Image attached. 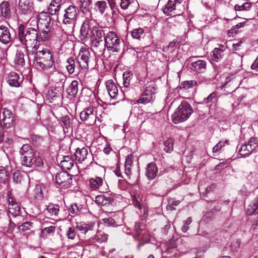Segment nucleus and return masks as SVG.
I'll return each mask as SVG.
<instances>
[{"mask_svg": "<svg viewBox=\"0 0 258 258\" xmlns=\"http://www.w3.org/2000/svg\"><path fill=\"white\" fill-rule=\"evenodd\" d=\"M18 33L20 42L25 46L27 55L33 54L39 46L37 30L31 27L26 29L25 26L21 24Z\"/></svg>", "mask_w": 258, "mask_h": 258, "instance_id": "nucleus-1", "label": "nucleus"}, {"mask_svg": "<svg viewBox=\"0 0 258 258\" xmlns=\"http://www.w3.org/2000/svg\"><path fill=\"white\" fill-rule=\"evenodd\" d=\"M34 59L36 65L43 70H48L54 64L53 53L47 48L36 51Z\"/></svg>", "mask_w": 258, "mask_h": 258, "instance_id": "nucleus-2", "label": "nucleus"}, {"mask_svg": "<svg viewBox=\"0 0 258 258\" xmlns=\"http://www.w3.org/2000/svg\"><path fill=\"white\" fill-rule=\"evenodd\" d=\"M193 110L190 104L182 101L174 113L172 114V121L175 124L184 121L189 118Z\"/></svg>", "mask_w": 258, "mask_h": 258, "instance_id": "nucleus-3", "label": "nucleus"}, {"mask_svg": "<svg viewBox=\"0 0 258 258\" xmlns=\"http://www.w3.org/2000/svg\"><path fill=\"white\" fill-rule=\"evenodd\" d=\"M105 46L113 52H119L122 45V39L113 31L108 32L104 38Z\"/></svg>", "mask_w": 258, "mask_h": 258, "instance_id": "nucleus-4", "label": "nucleus"}, {"mask_svg": "<svg viewBox=\"0 0 258 258\" xmlns=\"http://www.w3.org/2000/svg\"><path fill=\"white\" fill-rule=\"evenodd\" d=\"M51 18L47 13L42 12L37 17V28L42 31L44 35L41 37L43 41H45L47 37V34L50 31Z\"/></svg>", "mask_w": 258, "mask_h": 258, "instance_id": "nucleus-5", "label": "nucleus"}, {"mask_svg": "<svg viewBox=\"0 0 258 258\" xmlns=\"http://www.w3.org/2000/svg\"><path fill=\"white\" fill-rule=\"evenodd\" d=\"M80 119L89 125H94L97 119V111L92 106L84 108L80 114Z\"/></svg>", "mask_w": 258, "mask_h": 258, "instance_id": "nucleus-6", "label": "nucleus"}, {"mask_svg": "<svg viewBox=\"0 0 258 258\" xmlns=\"http://www.w3.org/2000/svg\"><path fill=\"white\" fill-rule=\"evenodd\" d=\"M257 147L258 139L252 137L241 146L238 153L242 156H249Z\"/></svg>", "mask_w": 258, "mask_h": 258, "instance_id": "nucleus-7", "label": "nucleus"}, {"mask_svg": "<svg viewBox=\"0 0 258 258\" xmlns=\"http://www.w3.org/2000/svg\"><path fill=\"white\" fill-rule=\"evenodd\" d=\"M78 10L74 6H70L64 10L62 22L66 25H74L76 21Z\"/></svg>", "mask_w": 258, "mask_h": 258, "instance_id": "nucleus-8", "label": "nucleus"}, {"mask_svg": "<svg viewBox=\"0 0 258 258\" xmlns=\"http://www.w3.org/2000/svg\"><path fill=\"white\" fill-rule=\"evenodd\" d=\"M8 202V211L10 214L18 219L23 220L21 215V208L19 203L16 200L10 196H9Z\"/></svg>", "mask_w": 258, "mask_h": 258, "instance_id": "nucleus-9", "label": "nucleus"}, {"mask_svg": "<svg viewBox=\"0 0 258 258\" xmlns=\"http://www.w3.org/2000/svg\"><path fill=\"white\" fill-rule=\"evenodd\" d=\"M56 183L61 188H68L71 186L72 183L71 176L67 172H60L55 176Z\"/></svg>", "mask_w": 258, "mask_h": 258, "instance_id": "nucleus-10", "label": "nucleus"}, {"mask_svg": "<svg viewBox=\"0 0 258 258\" xmlns=\"http://www.w3.org/2000/svg\"><path fill=\"white\" fill-rule=\"evenodd\" d=\"M22 165L32 167L33 165L36 167H40L43 165V160L39 155L34 154L33 155L27 156L21 159Z\"/></svg>", "mask_w": 258, "mask_h": 258, "instance_id": "nucleus-11", "label": "nucleus"}, {"mask_svg": "<svg viewBox=\"0 0 258 258\" xmlns=\"http://www.w3.org/2000/svg\"><path fill=\"white\" fill-rule=\"evenodd\" d=\"M90 53L89 50L86 48H82L78 56V62L82 69H88L90 60Z\"/></svg>", "mask_w": 258, "mask_h": 258, "instance_id": "nucleus-12", "label": "nucleus"}, {"mask_svg": "<svg viewBox=\"0 0 258 258\" xmlns=\"http://www.w3.org/2000/svg\"><path fill=\"white\" fill-rule=\"evenodd\" d=\"M105 86L108 95L111 99H115L117 102L121 100V98L119 97L120 94L118 93V88L116 83L112 80H109L106 81Z\"/></svg>", "mask_w": 258, "mask_h": 258, "instance_id": "nucleus-13", "label": "nucleus"}, {"mask_svg": "<svg viewBox=\"0 0 258 258\" xmlns=\"http://www.w3.org/2000/svg\"><path fill=\"white\" fill-rule=\"evenodd\" d=\"M93 39L92 41V46L94 47H98L101 43L103 42V37L105 38V33L102 28L94 27L92 30Z\"/></svg>", "mask_w": 258, "mask_h": 258, "instance_id": "nucleus-14", "label": "nucleus"}, {"mask_svg": "<svg viewBox=\"0 0 258 258\" xmlns=\"http://www.w3.org/2000/svg\"><path fill=\"white\" fill-rule=\"evenodd\" d=\"M18 9L21 15L30 13L33 9V0H19Z\"/></svg>", "mask_w": 258, "mask_h": 258, "instance_id": "nucleus-15", "label": "nucleus"}, {"mask_svg": "<svg viewBox=\"0 0 258 258\" xmlns=\"http://www.w3.org/2000/svg\"><path fill=\"white\" fill-rule=\"evenodd\" d=\"M75 156L76 161L81 163L83 162L90 160L92 154L88 153V149L83 147L81 149L78 148L75 153Z\"/></svg>", "mask_w": 258, "mask_h": 258, "instance_id": "nucleus-16", "label": "nucleus"}, {"mask_svg": "<svg viewBox=\"0 0 258 258\" xmlns=\"http://www.w3.org/2000/svg\"><path fill=\"white\" fill-rule=\"evenodd\" d=\"M198 57L192 56L189 58V61L191 62L190 69L198 73H203L206 69V62L204 60L199 59L197 61H194V59H196Z\"/></svg>", "mask_w": 258, "mask_h": 258, "instance_id": "nucleus-17", "label": "nucleus"}, {"mask_svg": "<svg viewBox=\"0 0 258 258\" xmlns=\"http://www.w3.org/2000/svg\"><path fill=\"white\" fill-rule=\"evenodd\" d=\"M6 80L10 86L19 87L23 81V78L20 77L18 74L15 72H11L6 77Z\"/></svg>", "mask_w": 258, "mask_h": 258, "instance_id": "nucleus-18", "label": "nucleus"}, {"mask_svg": "<svg viewBox=\"0 0 258 258\" xmlns=\"http://www.w3.org/2000/svg\"><path fill=\"white\" fill-rule=\"evenodd\" d=\"M13 39L10 33L9 28L4 26H0V41L4 44H8Z\"/></svg>", "mask_w": 258, "mask_h": 258, "instance_id": "nucleus-19", "label": "nucleus"}, {"mask_svg": "<svg viewBox=\"0 0 258 258\" xmlns=\"http://www.w3.org/2000/svg\"><path fill=\"white\" fill-rule=\"evenodd\" d=\"M3 122L4 125L7 128H10L13 126L14 124V116L11 110L7 109H3Z\"/></svg>", "mask_w": 258, "mask_h": 258, "instance_id": "nucleus-20", "label": "nucleus"}, {"mask_svg": "<svg viewBox=\"0 0 258 258\" xmlns=\"http://www.w3.org/2000/svg\"><path fill=\"white\" fill-rule=\"evenodd\" d=\"M1 16L6 19H10L12 16V9L10 3L3 1L0 5Z\"/></svg>", "mask_w": 258, "mask_h": 258, "instance_id": "nucleus-21", "label": "nucleus"}, {"mask_svg": "<svg viewBox=\"0 0 258 258\" xmlns=\"http://www.w3.org/2000/svg\"><path fill=\"white\" fill-rule=\"evenodd\" d=\"M135 238L139 242L137 246L138 250L140 247L146 243H148L150 240V235L147 230L143 231L141 233H138L137 235H135Z\"/></svg>", "mask_w": 258, "mask_h": 258, "instance_id": "nucleus-22", "label": "nucleus"}, {"mask_svg": "<svg viewBox=\"0 0 258 258\" xmlns=\"http://www.w3.org/2000/svg\"><path fill=\"white\" fill-rule=\"evenodd\" d=\"M106 183L101 177H95L90 179V186L92 190L98 189L101 192H104L103 186Z\"/></svg>", "mask_w": 258, "mask_h": 258, "instance_id": "nucleus-23", "label": "nucleus"}, {"mask_svg": "<svg viewBox=\"0 0 258 258\" xmlns=\"http://www.w3.org/2000/svg\"><path fill=\"white\" fill-rule=\"evenodd\" d=\"M62 6V0H52L48 8L49 14L51 15H58Z\"/></svg>", "mask_w": 258, "mask_h": 258, "instance_id": "nucleus-24", "label": "nucleus"}, {"mask_svg": "<svg viewBox=\"0 0 258 258\" xmlns=\"http://www.w3.org/2000/svg\"><path fill=\"white\" fill-rule=\"evenodd\" d=\"M95 226L94 222L85 223H77L76 226V229L77 231H81L82 233L86 234L87 232L92 231L94 229Z\"/></svg>", "mask_w": 258, "mask_h": 258, "instance_id": "nucleus-25", "label": "nucleus"}, {"mask_svg": "<svg viewBox=\"0 0 258 258\" xmlns=\"http://www.w3.org/2000/svg\"><path fill=\"white\" fill-rule=\"evenodd\" d=\"M45 186L43 184L36 185L33 190V196L37 200H41L44 197V195L46 192Z\"/></svg>", "mask_w": 258, "mask_h": 258, "instance_id": "nucleus-26", "label": "nucleus"}, {"mask_svg": "<svg viewBox=\"0 0 258 258\" xmlns=\"http://www.w3.org/2000/svg\"><path fill=\"white\" fill-rule=\"evenodd\" d=\"M157 167L154 163H151L147 165L146 174L149 179H154L157 176Z\"/></svg>", "mask_w": 258, "mask_h": 258, "instance_id": "nucleus-27", "label": "nucleus"}, {"mask_svg": "<svg viewBox=\"0 0 258 258\" xmlns=\"http://www.w3.org/2000/svg\"><path fill=\"white\" fill-rule=\"evenodd\" d=\"M95 203L99 206H105L107 204H111L113 199L109 197H106L105 195H98L95 198Z\"/></svg>", "mask_w": 258, "mask_h": 258, "instance_id": "nucleus-28", "label": "nucleus"}, {"mask_svg": "<svg viewBox=\"0 0 258 258\" xmlns=\"http://www.w3.org/2000/svg\"><path fill=\"white\" fill-rule=\"evenodd\" d=\"M246 212L248 215L258 214V197L247 206Z\"/></svg>", "mask_w": 258, "mask_h": 258, "instance_id": "nucleus-29", "label": "nucleus"}, {"mask_svg": "<svg viewBox=\"0 0 258 258\" xmlns=\"http://www.w3.org/2000/svg\"><path fill=\"white\" fill-rule=\"evenodd\" d=\"M21 159L26 158L27 156L33 155L34 154L32 147L29 144L24 145L20 150Z\"/></svg>", "mask_w": 258, "mask_h": 258, "instance_id": "nucleus-30", "label": "nucleus"}, {"mask_svg": "<svg viewBox=\"0 0 258 258\" xmlns=\"http://www.w3.org/2000/svg\"><path fill=\"white\" fill-rule=\"evenodd\" d=\"M220 46L221 48H215L211 52L212 59L216 62L219 61L224 55V50L222 49L224 46L222 45Z\"/></svg>", "mask_w": 258, "mask_h": 258, "instance_id": "nucleus-31", "label": "nucleus"}, {"mask_svg": "<svg viewBox=\"0 0 258 258\" xmlns=\"http://www.w3.org/2000/svg\"><path fill=\"white\" fill-rule=\"evenodd\" d=\"M60 164L63 170H70L74 166V161L70 156H64Z\"/></svg>", "mask_w": 258, "mask_h": 258, "instance_id": "nucleus-32", "label": "nucleus"}, {"mask_svg": "<svg viewBox=\"0 0 258 258\" xmlns=\"http://www.w3.org/2000/svg\"><path fill=\"white\" fill-rule=\"evenodd\" d=\"M9 178L8 170L6 167H0V183L6 184L7 183Z\"/></svg>", "mask_w": 258, "mask_h": 258, "instance_id": "nucleus-33", "label": "nucleus"}, {"mask_svg": "<svg viewBox=\"0 0 258 258\" xmlns=\"http://www.w3.org/2000/svg\"><path fill=\"white\" fill-rule=\"evenodd\" d=\"M46 210L51 216H59L60 209L58 205L52 204H49L47 207Z\"/></svg>", "mask_w": 258, "mask_h": 258, "instance_id": "nucleus-34", "label": "nucleus"}, {"mask_svg": "<svg viewBox=\"0 0 258 258\" xmlns=\"http://www.w3.org/2000/svg\"><path fill=\"white\" fill-rule=\"evenodd\" d=\"M79 83L76 80H74L71 83L70 86L68 89V94L72 96H75L78 92Z\"/></svg>", "mask_w": 258, "mask_h": 258, "instance_id": "nucleus-35", "label": "nucleus"}, {"mask_svg": "<svg viewBox=\"0 0 258 258\" xmlns=\"http://www.w3.org/2000/svg\"><path fill=\"white\" fill-rule=\"evenodd\" d=\"M176 0H169L167 4L166 5L165 7L163 10V12L168 15L172 12L173 10H175L176 8Z\"/></svg>", "mask_w": 258, "mask_h": 258, "instance_id": "nucleus-36", "label": "nucleus"}, {"mask_svg": "<svg viewBox=\"0 0 258 258\" xmlns=\"http://www.w3.org/2000/svg\"><path fill=\"white\" fill-rule=\"evenodd\" d=\"M14 62L18 68H21L24 66L25 64L24 54L21 52L17 53L15 58Z\"/></svg>", "mask_w": 258, "mask_h": 258, "instance_id": "nucleus-37", "label": "nucleus"}, {"mask_svg": "<svg viewBox=\"0 0 258 258\" xmlns=\"http://www.w3.org/2000/svg\"><path fill=\"white\" fill-rule=\"evenodd\" d=\"M131 33L134 39H140L144 36V30L141 28L134 29L131 31Z\"/></svg>", "mask_w": 258, "mask_h": 258, "instance_id": "nucleus-38", "label": "nucleus"}, {"mask_svg": "<svg viewBox=\"0 0 258 258\" xmlns=\"http://www.w3.org/2000/svg\"><path fill=\"white\" fill-rule=\"evenodd\" d=\"M82 209V205L80 204L73 203L71 205L70 211L72 214L77 215L80 214L81 213Z\"/></svg>", "mask_w": 258, "mask_h": 258, "instance_id": "nucleus-39", "label": "nucleus"}, {"mask_svg": "<svg viewBox=\"0 0 258 258\" xmlns=\"http://www.w3.org/2000/svg\"><path fill=\"white\" fill-rule=\"evenodd\" d=\"M67 63L68 64L66 67L68 73L70 74H73L76 67L75 58L72 57L69 58L67 60Z\"/></svg>", "mask_w": 258, "mask_h": 258, "instance_id": "nucleus-40", "label": "nucleus"}, {"mask_svg": "<svg viewBox=\"0 0 258 258\" xmlns=\"http://www.w3.org/2000/svg\"><path fill=\"white\" fill-rule=\"evenodd\" d=\"M155 84L153 83L147 84L144 92V93H145V95H148L150 96H152L154 98V95L155 91Z\"/></svg>", "mask_w": 258, "mask_h": 258, "instance_id": "nucleus-41", "label": "nucleus"}, {"mask_svg": "<svg viewBox=\"0 0 258 258\" xmlns=\"http://www.w3.org/2000/svg\"><path fill=\"white\" fill-rule=\"evenodd\" d=\"M53 78L54 81L56 82H61L64 83L66 78L64 74L57 71L54 72L53 74Z\"/></svg>", "mask_w": 258, "mask_h": 258, "instance_id": "nucleus-42", "label": "nucleus"}, {"mask_svg": "<svg viewBox=\"0 0 258 258\" xmlns=\"http://www.w3.org/2000/svg\"><path fill=\"white\" fill-rule=\"evenodd\" d=\"M133 74L130 72H125L123 74V83L124 87H127L130 84V81L132 79Z\"/></svg>", "mask_w": 258, "mask_h": 258, "instance_id": "nucleus-43", "label": "nucleus"}, {"mask_svg": "<svg viewBox=\"0 0 258 258\" xmlns=\"http://www.w3.org/2000/svg\"><path fill=\"white\" fill-rule=\"evenodd\" d=\"M154 98L152 96L148 95H145V93H143L141 97L137 100L138 104H145L153 101Z\"/></svg>", "mask_w": 258, "mask_h": 258, "instance_id": "nucleus-44", "label": "nucleus"}, {"mask_svg": "<svg viewBox=\"0 0 258 258\" xmlns=\"http://www.w3.org/2000/svg\"><path fill=\"white\" fill-rule=\"evenodd\" d=\"M80 2L81 10L83 13L89 11V7L92 4L91 0H80Z\"/></svg>", "mask_w": 258, "mask_h": 258, "instance_id": "nucleus-45", "label": "nucleus"}, {"mask_svg": "<svg viewBox=\"0 0 258 258\" xmlns=\"http://www.w3.org/2000/svg\"><path fill=\"white\" fill-rule=\"evenodd\" d=\"M196 84L197 82L195 81H184L181 83L179 88L181 89H183L186 90L194 86Z\"/></svg>", "mask_w": 258, "mask_h": 258, "instance_id": "nucleus-46", "label": "nucleus"}, {"mask_svg": "<svg viewBox=\"0 0 258 258\" xmlns=\"http://www.w3.org/2000/svg\"><path fill=\"white\" fill-rule=\"evenodd\" d=\"M164 145L165 146L164 150L166 152H171L173 150V140L171 139H167L164 142Z\"/></svg>", "mask_w": 258, "mask_h": 258, "instance_id": "nucleus-47", "label": "nucleus"}, {"mask_svg": "<svg viewBox=\"0 0 258 258\" xmlns=\"http://www.w3.org/2000/svg\"><path fill=\"white\" fill-rule=\"evenodd\" d=\"M95 6L101 14H103L107 7V3L105 1H98L96 3Z\"/></svg>", "mask_w": 258, "mask_h": 258, "instance_id": "nucleus-48", "label": "nucleus"}, {"mask_svg": "<svg viewBox=\"0 0 258 258\" xmlns=\"http://www.w3.org/2000/svg\"><path fill=\"white\" fill-rule=\"evenodd\" d=\"M90 29L88 27H87L82 24L80 30V33L82 37V39H85L90 36L89 31Z\"/></svg>", "mask_w": 258, "mask_h": 258, "instance_id": "nucleus-49", "label": "nucleus"}, {"mask_svg": "<svg viewBox=\"0 0 258 258\" xmlns=\"http://www.w3.org/2000/svg\"><path fill=\"white\" fill-rule=\"evenodd\" d=\"M251 6L250 3L246 2L242 5H236L234 8L236 11L247 10L251 7Z\"/></svg>", "mask_w": 258, "mask_h": 258, "instance_id": "nucleus-50", "label": "nucleus"}, {"mask_svg": "<svg viewBox=\"0 0 258 258\" xmlns=\"http://www.w3.org/2000/svg\"><path fill=\"white\" fill-rule=\"evenodd\" d=\"M55 230V227L54 226H51L48 227H46L42 230V234L43 236L52 235L53 234Z\"/></svg>", "mask_w": 258, "mask_h": 258, "instance_id": "nucleus-51", "label": "nucleus"}, {"mask_svg": "<svg viewBox=\"0 0 258 258\" xmlns=\"http://www.w3.org/2000/svg\"><path fill=\"white\" fill-rule=\"evenodd\" d=\"M83 24L88 27L90 30L92 29V30L94 29V27H96L95 25H96L95 20L88 18H86Z\"/></svg>", "mask_w": 258, "mask_h": 258, "instance_id": "nucleus-52", "label": "nucleus"}, {"mask_svg": "<svg viewBox=\"0 0 258 258\" xmlns=\"http://www.w3.org/2000/svg\"><path fill=\"white\" fill-rule=\"evenodd\" d=\"M225 144H228V140H225L224 142H219L213 148V152L214 153L217 152L220 150L225 145Z\"/></svg>", "mask_w": 258, "mask_h": 258, "instance_id": "nucleus-53", "label": "nucleus"}, {"mask_svg": "<svg viewBox=\"0 0 258 258\" xmlns=\"http://www.w3.org/2000/svg\"><path fill=\"white\" fill-rule=\"evenodd\" d=\"M60 120L62 122V126H63L66 128L70 126L71 119L69 116L66 115L62 116L60 118Z\"/></svg>", "mask_w": 258, "mask_h": 258, "instance_id": "nucleus-54", "label": "nucleus"}, {"mask_svg": "<svg viewBox=\"0 0 258 258\" xmlns=\"http://www.w3.org/2000/svg\"><path fill=\"white\" fill-rule=\"evenodd\" d=\"M13 179L16 183H20L22 180V176L20 171H15L13 175Z\"/></svg>", "mask_w": 258, "mask_h": 258, "instance_id": "nucleus-55", "label": "nucleus"}, {"mask_svg": "<svg viewBox=\"0 0 258 258\" xmlns=\"http://www.w3.org/2000/svg\"><path fill=\"white\" fill-rule=\"evenodd\" d=\"M133 0H119L118 3L122 9H126L132 3Z\"/></svg>", "mask_w": 258, "mask_h": 258, "instance_id": "nucleus-56", "label": "nucleus"}, {"mask_svg": "<svg viewBox=\"0 0 258 258\" xmlns=\"http://www.w3.org/2000/svg\"><path fill=\"white\" fill-rule=\"evenodd\" d=\"M20 221H17V220L15 221V222H13L12 221V220H10V222H9V227L8 228V230H7V232L9 233H11L13 230V229L15 228V226H16V225H19L20 224V221L22 220H20L19 219Z\"/></svg>", "mask_w": 258, "mask_h": 258, "instance_id": "nucleus-57", "label": "nucleus"}, {"mask_svg": "<svg viewBox=\"0 0 258 258\" xmlns=\"http://www.w3.org/2000/svg\"><path fill=\"white\" fill-rule=\"evenodd\" d=\"M32 223L29 222H24L21 225H18V229L20 231L25 232L30 229Z\"/></svg>", "mask_w": 258, "mask_h": 258, "instance_id": "nucleus-58", "label": "nucleus"}, {"mask_svg": "<svg viewBox=\"0 0 258 258\" xmlns=\"http://www.w3.org/2000/svg\"><path fill=\"white\" fill-rule=\"evenodd\" d=\"M240 245V241L239 239H236L235 241H233L230 245V247L231 250L236 251L239 248Z\"/></svg>", "mask_w": 258, "mask_h": 258, "instance_id": "nucleus-59", "label": "nucleus"}, {"mask_svg": "<svg viewBox=\"0 0 258 258\" xmlns=\"http://www.w3.org/2000/svg\"><path fill=\"white\" fill-rule=\"evenodd\" d=\"M67 235L68 236V238L71 239H75L76 235L75 229L73 227H70L67 232Z\"/></svg>", "mask_w": 258, "mask_h": 258, "instance_id": "nucleus-60", "label": "nucleus"}, {"mask_svg": "<svg viewBox=\"0 0 258 258\" xmlns=\"http://www.w3.org/2000/svg\"><path fill=\"white\" fill-rule=\"evenodd\" d=\"M107 237L106 235H102V234H97L95 236L94 240L99 243H102L107 240Z\"/></svg>", "mask_w": 258, "mask_h": 258, "instance_id": "nucleus-61", "label": "nucleus"}, {"mask_svg": "<svg viewBox=\"0 0 258 258\" xmlns=\"http://www.w3.org/2000/svg\"><path fill=\"white\" fill-rule=\"evenodd\" d=\"M132 201L133 204L136 207H137L139 209L141 210L142 209L141 205L140 202L138 201L137 198L135 196H132Z\"/></svg>", "mask_w": 258, "mask_h": 258, "instance_id": "nucleus-62", "label": "nucleus"}, {"mask_svg": "<svg viewBox=\"0 0 258 258\" xmlns=\"http://www.w3.org/2000/svg\"><path fill=\"white\" fill-rule=\"evenodd\" d=\"M216 94L214 93H211L207 97L205 98L203 100V103L204 104H207L212 102V100L215 98Z\"/></svg>", "mask_w": 258, "mask_h": 258, "instance_id": "nucleus-63", "label": "nucleus"}, {"mask_svg": "<svg viewBox=\"0 0 258 258\" xmlns=\"http://www.w3.org/2000/svg\"><path fill=\"white\" fill-rule=\"evenodd\" d=\"M133 162V156L132 154L128 155L126 157L125 165L131 166Z\"/></svg>", "mask_w": 258, "mask_h": 258, "instance_id": "nucleus-64", "label": "nucleus"}]
</instances>
